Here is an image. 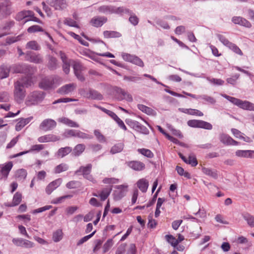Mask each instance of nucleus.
<instances>
[{"label": "nucleus", "instance_id": "nucleus-49", "mask_svg": "<svg viewBox=\"0 0 254 254\" xmlns=\"http://www.w3.org/2000/svg\"><path fill=\"white\" fill-rule=\"evenodd\" d=\"M243 218L247 222L248 224L252 227H254V216L247 213L243 215Z\"/></svg>", "mask_w": 254, "mask_h": 254}, {"label": "nucleus", "instance_id": "nucleus-55", "mask_svg": "<svg viewBox=\"0 0 254 254\" xmlns=\"http://www.w3.org/2000/svg\"><path fill=\"white\" fill-rule=\"evenodd\" d=\"M94 133L95 136H96L97 139L101 142H105L106 140L105 136L101 134L100 131L98 129H95L94 131Z\"/></svg>", "mask_w": 254, "mask_h": 254}, {"label": "nucleus", "instance_id": "nucleus-19", "mask_svg": "<svg viewBox=\"0 0 254 254\" xmlns=\"http://www.w3.org/2000/svg\"><path fill=\"white\" fill-rule=\"evenodd\" d=\"M127 166L136 171H141L145 169V164L139 161H131L127 162Z\"/></svg>", "mask_w": 254, "mask_h": 254}, {"label": "nucleus", "instance_id": "nucleus-18", "mask_svg": "<svg viewBox=\"0 0 254 254\" xmlns=\"http://www.w3.org/2000/svg\"><path fill=\"white\" fill-rule=\"evenodd\" d=\"M232 21L235 24H238L249 28L252 26L251 23L249 20L241 16L233 17Z\"/></svg>", "mask_w": 254, "mask_h": 254}, {"label": "nucleus", "instance_id": "nucleus-53", "mask_svg": "<svg viewBox=\"0 0 254 254\" xmlns=\"http://www.w3.org/2000/svg\"><path fill=\"white\" fill-rule=\"evenodd\" d=\"M167 241L172 246L176 247L178 245L177 239L171 235H167L165 236Z\"/></svg>", "mask_w": 254, "mask_h": 254}, {"label": "nucleus", "instance_id": "nucleus-6", "mask_svg": "<svg viewBox=\"0 0 254 254\" xmlns=\"http://www.w3.org/2000/svg\"><path fill=\"white\" fill-rule=\"evenodd\" d=\"M36 71V67L27 64L18 65L15 69V72H16L23 73L26 76H30L31 77H32V75Z\"/></svg>", "mask_w": 254, "mask_h": 254}, {"label": "nucleus", "instance_id": "nucleus-41", "mask_svg": "<svg viewBox=\"0 0 254 254\" xmlns=\"http://www.w3.org/2000/svg\"><path fill=\"white\" fill-rule=\"evenodd\" d=\"M85 146L83 144L76 145L73 149V153L75 156L80 155L85 150Z\"/></svg>", "mask_w": 254, "mask_h": 254}, {"label": "nucleus", "instance_id": "nucleus-30", "mask_svg": "<svg viewBox=\"0 0 254 254\" xmlns=\"http://www.w3.org/2000/svg\"><path fill=\"white\" fill-rule=\"evenodd\" d=\"M16 82L19 83V86H22L23 87H28L31 86L33 83L32 82V77L30 76H26L22 77L17 80Z\"/></svg>", "mask_w": 254, "mask_h": 254}, {"label": "nucleus", "instance_id": "nucleus-25", "mask_svg": "<svg viewBox=\"0 0 254 254\" xmlns=\"http://www.w3.org/2000/svg\"><path fill=\"white\" fill-rule=\"evenodd\" d=\"M47 67L51 70L56 69L58 66V63L57 59L52 56L48 55Z\"/></svg>", "mask_w": 254, "mask_h": 254}, {"label": "nucleus", "instance_id": "nucleus-21", "mask_svg": "<svg viewBox=\"0 0 254 254\" xmlns=\"http://www.w3.org/2000/svg\"><path fill=\"white\" fill-rule=\"evenodd\" d=\"M76 85L75 83H69L63 86L58 89V92L61 94H68L75 90Z\"/></svg>", "mask_w": 254, "mask_h": 254}, {"label": "nucleus", "instance_id": "nucleus-36", "mask_svg": "<svg viewBox=\"0 0 254 254\" xmlns=\"http://www.w3.org/2000/svg\"><path fill=\"white\" fill-rule=\"evenodd\" d=\"M72 150L70 147L61 148L58 151L56 155L58 157L63 158L69 154Z\"/></svg>", "mask_w": 254, "mask_h": 254}, {"label": "nucleus", "instance_id": "nucleus-42", "mask_svg": "<svg viewBox=\"0 0 254 254\" xmlns=\"http://www.w3.org/2000/svg\"><path fill=\"white\" fill-rule=\"evenodd\" d=\"M22 37V35H19L17 36L7 37L6 38V44L4 45H10L16 42L20 41Z\"/></svg>", "mask_w": 254, "mask_h": 254}, {"label": "nucleus", "instance_id": "nucleus-22", "mask_svg": "<svg viewBox=\"0 0 254 254\" xmlns=\"http://www.w3.org/2000/svg\"><path fill=\"white\" fill-rule=\"evenodd\" d=\"M12 162L10 161L1 167V170H0V179H2L3 178L5 179L7 178L9 173L12 169Z\"/></svg>", "mask_w": 254, "mask_h": 254}, {"label": "nucleus", "instance_id": "nucleus-56", "mask_svg": "<svg viewBox=\"0 0 254 254\" xmlns=\"http://www.w3.org/2000/svg\"><path fill=\"white\" fill-rule=\"evenodd\" d=\"M94 106L95 107L100 109L101 111H102L104 113H106L107 115H108L109 116H110L113 119H114L117 116V115L115 113H114L113 112H112L110 110H107L104 108H103L100 106H98L97 105H94Z\"/></svg>", "mask_w": 254, "mask_h": 254}, {"label": "nucleus", "instance_id": "nucleus-27", "mask_svg": "<svg viewBox=\"0 0 254 254\" xmlns=\"http://www.w3.org/2000/svg\"><path fill=\"white\" fill-rule=\"evenodd\" d=\"M107 20V18L104 16L95 17L91 20L90 23L93 26L98 27L102 26Z\"/></svg>", "mask_w": 254, "mask_h": 254}, {"label": "nucleus", "instance_id": "nucleus-43", "mask_svg": "<svg viewBox=\"0 0 254 254\" xmlns=\"http://www.w3.org/2000/svg\"><path fill=\"white\" fill-rule=\"evenodd\" d=\"M124 13H127L130 15L129 21L133 25L136 26L138 24L139 19L131 10H129V12H124L123 14Z\"/></svg>", "mask_w": 254, "mask_h": 254}, {"label": "nucleus", "instance_id": "nucleus-9", "mask_svg": "<svg viewBox=\"0 0 254 254\" xmlns=\"http://www.w3.org/2000/svg\"><path fill=\"white\" fill-rule=\"evenodd\" d=\"M83 97L89 99L102 100L103 99V96L98 91L92 88H89L84 91L82 93Z\"/></svg>", "mask_w": 254, "mask_h": 254}, {"label": "nucleus", "instance_id": "nucleus-52", "mask_svg": "<svg viewBox=\"0 0 254 254\" xmlns=\"http://www.w3.org/2000/svg\"><path fill=\"white\" fill-rule=\"evenodd\" d=\"M230 50L233 51L236 54L240 56L243 55V53L241 49L235 44L231 43L230 45L227 47Z\"/></svg>", "mask_w": 254, "mask_h": 254}, {"label": "nucleus", "instance_id": "nucleus-38", "mask_svg": "<svg viewBox=\"0 0 254 254\" xmlns=\"http://www.w3.org/2000/svg\"><path fill=\"white\" fill-rule=\"evenodd\" d=\"M30 62L35 64H41L43 62V58L40 54H33L29 56V60Z\"/></svg>", "mask_w": 254, "mask_h": 254}, {"label": "nucleus", "instance_id": "nucleus-48", "mask_svg": "<svg viewBox=\"0 0 254 254\" xmlns=\"http://www.w3.org/2000/svg\"><path fill=\"white\" fill-rule=\"evenodd\" d=\"M137 108L139 110L147 115H152L154 112L153 110L151 108L142 104H138Z\"/></svg>", "mask_w": 254, "mask_h": 254}, {"label": "nucleus", "instance_id": "nucleus-33", "mask_svg": "<svg viewBox=\"0 0 254 254\" xmlns=\"http://www.w3.org/2000/svg\"><path fill=\"white\" fill-rule=\"evenodd\" d=\"M137 186L142 192H145L147 190L149 183L147 180L143 178L137 181Z\"/></svg>", "mask_w": 254, "mask_h": 254}, {"label": "nucleus", "instance_id": "nucleus-23", "mask_svg": "<svg viewBox=\"0 0 254 254\" xmlns=\"http://www.w3.org/2000/svg\"><path fill=\"white\" fill-rule=\"evenodd\" d=\"M220 141L225 145H236L238 144V142L234 140L229 135L222 133L219 136Z\"/></svg>", "mask_w": 254, "mask_h": 254}, {"label": "nucleus", "instance_id": "nucleus-26", "mask_svg": "<svg viewBox=\"0 0 254 254\" xmlns=\"http://www.w3.org/2000/svg\"><path fill=\"white\" fill-rule=\"evenodd\" d=\"M22 200V194L19 192H16L12 199V203H5L4 205L7 207H14L18 205L21 201Z\"/></svg>", "mask_w": 254, "mask_h": 254}, {"label": "nucleus", "instance_id": "nucleus-15", "mask_svg": "<svg viewBox=\"0 0 254 254\" xmlns=\"http://www.w3.org/2000/svg\"><path fill=\"white\" fill-rule=\"evenodd\" d=\"M57 126L55 121L51 119L44 120L40 125L39 128L43 131H47L54 128Z\"/></svg>", "mask_w": 254, "mask_h": 254}, {"label": "nucleus", "instance_id": "nucleus-63", "mask_svg": "<svg viewBox=\"0 0 254 254\" xmlns=\"http://www.w3.org/2000/svg\"><path fill=\"white\" fill-rule=\"evenodd\" d=\"M9 100V94L7 92H4L0 93V102H6Z\"/></svg>", "mask_w": 254, "mask_h": 254}, {"label": "nucleus", "instance_id": "nucleus-2", "mask_svg": "<svg viewBox=\"0 0 254 254\" xmlns=\"http://www.w3.org/2000/svg\"><path fill=\"white\" fill-rule=\"evenodd\" d=\"M61 80L58 76L47 77L42 79L40 86L45 90L55 88L60 84Z\"/></svg>", "mask_w": 254, "mask_h": 254}, {"label": "nucleus", "instance_id": "nucleus-11", "mask_svg": "<svg viewBox=\"0 0 254 254\" xmlns=\"http://www.w3.org/2000/svg\"><path fill=\"white\" fill-rule=\"evenodd\" d=\"M12 2L10 0H2L0 1V12L5 16L12 13Z\"/></svg>", "mask_w": 254, "mask_h": 254}, {"label": "nucleus", "instance_id": "nucleus-3", "mask_svg": "<svg viewBox=\"0 0 254 254\" xmlns=\"http://www.w3.org/2000/svg\"><path fill=\"white\" fill-rule=\"evenodd\" d=\"M98 11L104 14L116 13L122 14L124 12H129V9L124 7H117L111 5H102L98 8Z\"/></svg>", "mask_w": 254, "mask_h": 254}, {"label": "nucleus", "instance_id": "nucleus-46", "mask_svg": "<svg viewBox=\"0 0 254 254\" xmlns=\"http://www.w3.org/2000/svg\"><path fill=\"white\" fill-rule=\"evenodd\" d=\"M9 73V69L5 65H2L0 67V78L3 79L8 77Z\"/></svg>", "mask_w": 254, "mask_h": 254}, {"label": "nucleus", "instance_id": "nucleus-60", "mask_svg": "<svg viewBox=\"0 0 254 254\" xmlns=\"http://www.w3.org/2000/svg\"><path fill=\"white\" fill-rule=\"evenodd\" d=\"M207 80L210 83L216 85H222L224 83V81L221 79L217 78H210V77H207Z\"/></svg>", "mask_w": 254, "mask_h": 254}, {"label": "nucleus", "instance_id": "nucleus-51", "mask_svg": "<svg viewBox=\"0 0 254 254\" xmlns=\"http://www.w3.org/2000/svg\"><path fill=\"white\" fill-rule=\"evenodd\" d=\"M63 232L62 230H58L53 233V239L55 242H58L63 238Z\"/></svg>", "mask_w": 254, "mask_h": 254}, {"label": "nucleus", "instance_id": "nucleus-64", "mask_svg": "<svg viewBox=\"0 0 254 254\" xmlns=\"http://www.w3.org/2000/svg\"><path fill=\"white\" fill-rule=\"evenodd\" d=\"M127 244L125 243L120 245L116 252V254H124L126 251Z\"/></svg>", "mask_w": 254, "mask_h": 254}, {"label": "nucleus", "instance_id": "nucleus-8", "mask_svg": "<svg viewBox=\"0 0 254 254\" xmlns=\"http://www.w3.org/2000/svg\"><path fill=\"white\" fill-rule=\"evenodd\" d=\"M63 63V70L64 72L67 74L70 71V66L73 61L68 59L66 54L63 51H60L58 54Z\"/></svg>", "mask_w": 254, "mask_h": 254}, {"label": "nucleus", "instance_id": "nucleus-58", "mask_svg": "<svg viewBox=\"0 0 254 254\" xmlns=\"http://www.w3.org/2000/svg\"><path fill=\"white\" fill-rule=\"evenodd\" d=\"M64 23L69 26L78 27V26L76 23V22L75 20L69 18H65L64 21Z\"/></svg>", "mask_w": 254, "mask_h": 254}, {"label": "nucleus", "instance_id": "nucleus-40", "mask_svg": "<svg viewBox=\"0 0 254 254\" xmlns=\"http://www.w3.org/2000/svg\"><path fill=\"white\" fill-rule=\"evenodd\" d=\"M124 147V143H117L111 148L110 152L113 154L121 152L123 150Z\"/></svg>", "mask_w": 254, "mask_h": 254}, {"label": "nucleus", "instance_id": "nucleus-31", "mask_svg": "<svg viewBox=\"0 0 254 254\" xmlns=\"http://www.w3.org/2000/svg\"><path fill=\"white\" fill-rule=\"evenodd\" d=\"M179 110L182 113L190 115H194L200 117L202 116L203 115V114L201 111L196 109L179 108Z\"/></svg>", "mask_w": 254, "mask_h": 254}, {"label": "nucleus", "instance_id": "nucleus-45", "mask_svg": "<svg viewBox=\"0 0 254 254\" xmlns=\"http://www.w3.org/2000/svg\"><path fill=\"white\" fill-rule=\"evenodd\" d=\"M137 151L139 153L147 158H152L154 157L153 152L149 149L145 148H140L138 149Z\"/></svg>", "mask_w": 254, "mask_h": 254}, {"label": "nucleus", "instance_id": "nucleus-28", "mask_svg": "<svg viewBox=\"0 0 254 254\" xmlns=\"http://www.w3.org/2000/svg\"><path fill=\"white\" fill-rule=\"evenodd\" d=\"M58 121L59 123L65 125L68 127H79V124L76 122L70 120L69 119L66 117H62L58 119Z\"/></svg>", "mask_w": 254, "mask_h": 254}, {"label": "nucleus", "instance_id": "nucleus-4", "mask_svg": "<svg viewBox=\"0 0 254 254\" xmlns=\"http://www.w3.org/2000/svg\"><path fill=\"white\" fill-rule=\"evenodd\" d=\"M44 97L45 94L43 92L34 91L28 95L26 102L29 106L35 105L41 102Z\"/></svg>", "mask_w": 254, "mask_h": 254}, {"label": "nucleus", "instance_id": "nucleus-17", "mask_svg": "<svg viewBox=\"0 0 254 254\" xmlns=\"http://www.w3.org/2000/svg\"><path fill=\"white\" fill-rule=\"evenodd\" d=\"M72 63L75 75L79 80L84 81L85 78L81 72L83 68L81 64L78 62L73 61Z\"/></svg>", "mask_w": 254, "mask_h": 254}, {"label": "nucleus", "instance_id": "nucleus-57", "mask_svg": "<svg viewBox=\"0 0 254 254\" xmlns=\"http://www.w3.org/2000/svg\"><path fill=\"white\" fill-rule=\"evenodd\" d=\"M45 145L44 144H35L32 145L29 149V152L34 151L39 152L44 149Z\"/></svg>", "mask_w": 254, "mask_h": 254}, {"label": "nucleus", "instance_id": "nucleus-7", "mask_svg": "<svg viewBox=\"0 0 254 254\" xmlns=\"http://www.w3.org/2000/svg\"><path fill=\"white\" fill-rule=\"evenodd\" d=\"M187 124L192 127L202 128L208 130H211L212 128L211 124L202 120H190L188 121Z\"/></svg>", "mask_w": 254, "mask_h": 254}, {"label": "nucleus", "instance_id": "nucleus-13", "mask_svg": "<svg viewBox=\"0 0 254 254\" xmlns=\"http://www.w3.org/2000/svg\"><path fill=\"white\" fill-rule=\"evenodd\" d=\"M117 190L114 192V198L116 200H120L124 196H125L127 191V185H118L115 187Z\"/></svg>", "mask_w": 254, "mask_h": 254}, {"label": "nucleus", "instance_id": "nucleus-44", "mask_svg": "<svg viewBox=\"0 0 254 254\" xmlns=\"http://www.w3.org/2000/svg\"><path fill=\"white\" fill-rule=\"evenodd\" d=\"M68 169V166L65 163H62L57 166L55 169L54 172L56 174H59L64 171H66Z\"/></svg>", "mask_w": 254, "mask_h": 254}, {"label": "nucleus", "instance_id": "nucleus-29", "mask_svg": "<svg viewBox=\"0 0 254 254\" xmlns=\"http://www.w3.org/2000/svg\"><path fill=\"white\" fill-rule=\"evenodd\" d=\"M236 155L239 157L254 158V150H238L236 151Z\"/></svg>", "mask_w": 254, "mask_h": 254}, {"label": "nucleus", "instance_id": "nucleus-12", "mask_svg": "<svg viewBox=\"0 0 254 254\" xmlns=\"http://www.w3.org/2000/svg\"><path fill=\"white\" fill-rule=\"evenodd\" d=\"M92 169V165L88 164L86 166H81L79 169L75 172V174L79 175L80 173H82L83 177L88 180L92 182L93 181V178L90 175Z\"/></svg>", "mask_w": 254, "mask_h": 254}, {"label": "nucleus", "instance_id": "nucleus-14", "mask_svg": "<svg viewBox=\"0 0 254 254\" xmlns=\"http://www.w3.org/2000/svg\"><path fill=\"white\" fill-rule=\"evenodd\" d=\"M47 3L57 10H62L67 5L66 0H47Z\"/></svg>", "mask_w": 254, "mask_h": 254}, {"label": "nucleus", "instance_id": "nucleus-35", "mask_svg": "<svg viewBox=\"0 0 254 254\" xmlns=\"http://www.w3.org/2000/svg\"><path fill=\"white\" fill-rule=\"evenodd\" d=\"M112 190L111 187H108L103 189L101 191H99V195L101 200L104 201L110 195Z\"/></svg>", "mask_w": 254, "mask_h": 254}, {"label": "nucleus", "instance_id": "nucleus-62", "mask_svg": "<svg viewBox=\"0 0 254 254\" xmlns=\"http://www.w3.org/2000/svg\"><path fill=\"white\" fill-rule=\"evenodd\" d=\"M217 36L219 41L226 47H228L231 43L225 36H224L222 35L218 34Z\"/></svg>", "mask_w": 254, "mask_h": 254}, {"label": "nucleus", "instance_id": "nucleus-32", "mask_svg": "<svg viewBox=\"0 0 254 254\" xmlns=\"http://www.w3.org/2000/svg\"><path fill=\"white\" fill-rule=\"evenodd\" d=\"M59 138L55 135L48 134L41 136L38 138V141L40 143L48 142L50 141H55Z\"/></svg>", "mask_w": 254, "mask_h": 254}, {"label": "nucleus", "instance_id": "nucleus-34", "mask_svg": "<svg viewBox=\"0 0 254 254\" xmlns=\"http://www.w3.org/2000/svg\"><path fill=\"white\" fill-rule=\"evenodd\" d=\"M33 12L30 10H24L18 12L16 16L15 19L17 21H21L28 16L32 15Z\"/></svg>", "mask_w": 254, "mask_h": 254}, {"label": "nucleus", "instance_id": "nucleus-39", "mask_svg": "<svg viewBox=\"0 0 254 254\" xmlns=\"http://www.w3.org/2000/svg\"><path fill=\"white\" fill-rule=\"evenodd\" d=\"M26 48L35 51H39L40 50L41 47L36 41H31L26 44Z\"/></svg>", "mask_w": 254, "mask_h": 254}, {"label": "nucleus", "instance_id": "nucleus-20", "mask_svg": "<svg viewBox=\"0 0 254 254\" xmlns=\"http://www.w3.org/2000/svg\"><path fill=\"white\" fill-rule=\"evenodd\" d=\"M62 182L61 178L57 179L51 182L46 187L45 191L48 194H50L55 190L59 187Z\"/></svg>", "mask_w": 254, "mask_h": 254}, {"label": "nucleus", "instance_id": "nucleus-5", "mask_svg": "<svg viewBox=\"0 0 254 254\" xmlns=\"http://www.w3.org/2000/svg\"><path fill=\"white\" fill-rule=\"evenodd\" d=\"M114 91L115 98L118 101L125 100L128 102H132L133 98L131 95L124 89L116 87L115 88Z\"/></svg>", "mask_w": 254, "mask_h": 254}, {"label": "nucleus", "instance_id": "nucleus-50", "mask_svg": "<svg viewBox=\"0 0 254 254\" xmlns=\"http://www.w3.org/2000/svg\"><path fill=\"white\" fill-rule=\"evenodd\" d=\"M199 99H201L204 101L207 102L211 104H215L216 103V100L212 97L209 96L207 95L203 94L198 96Z\"/></svg>", "mask_w": 254, "mask_h": 254}, {"label": "nucleus", "instance_id": "nucleus-61", "mask_svg": "<svg viewBox=\"0 0 254 254\" xmlns=\"http://www.w3.org/2000/svg\"><path fill=\"white\" fill-rule=\"evenodd\" d=\"M217 36L219 41L226 47H228L231 43L225 36H224L222 35L218 34Z\"/></svg>", "mask_w": 254, "mask_h": 254}, {"label": "nucleus", "instance_id": "nucleus-37", "mask_svg": "<svg viewBox=\"0 0 254 254\" xmlns=\"http://www.w3.org/2000/svg\"><path fill=\"white\" fill-rule=\"evenodd\" d=\"M103 35L105 38H119L122 36L120 33L115 31H105Z\"/></svg>", "mask_w": 254, "mask_h": 254}, {"label": "nucleus", "instance_id": "nucleus-16", "mask_svg": "<svg viewBox=\"0 0 254 254\" xmlns=\"http://www.w3.org/2000/svg\"><path fill=\"white\" fill-rule=\"evenodd\" d=\"M66 133L67 136L77 137L82 139H90L93 138L92 135L83 132L79 130L69 129Z\"/></svg>", "mask_w": 254, "mask_h": 254}, {"label": "nucleus", "instance_id": "nucleus-54", "mask_svg": "<svg viewBox=\"0 0 254 254\" xmlns=\"http://www.w3.org/2000/svg\"><path fill=\"white\" fill-rule=\"evenodd\" d=\"M113 241L112 239H109L104 244L103 247V251L104 253H107L113 246Z\"/></svg>", "mask_w": 254, "mask_h": 254}, {"label": "nucleus", "instance_id": "nucleus-10", "mask_svg": "<svg viewBox=\"0 0 254 254\" xmlns=\"http://www.w3.org/2000/svg\"><path fill=\"white\" fill-rule=\"evenodd\" d=\"M25 91L24 87L19 86V82H15L14 84V95L15 100L18 103H21L25 96Z\"/></svg>", "mask_w": 254, "mask_h": 254}, {"label": "nucleus", "instance_id": "nucleus-59", "mask_svg": "<svg viewBox=\"0 0 254 254\" xmlns=\"http://www.w3.org/2000/svg\"><path fill=\"white\" fill-rule=\"evenodd\" d=\"M16 175L20 180L25 179L27 176V172L25 169H19L17 171Z\"/></svg>", "mask_w": 254, "mask_h": 254}, {"label": "nucleus", "instance_id": "nucleus-24", "mask_svg": "<svg viewBox=\"0 0 254 254\" xmlns=\"http://www.w3.org/2000/svg\"><path fill=\"white\" fill-rule=\"evenodd\" d=\"M201 170L203 174L214 179H217L218 178V172L215 169L210 168L202 167Z\"/></svg>", "mask_w": 254, "mask_h": 254}, {"label": "nucleus", "instance_id": "nucleus-1", "mask_svg": "<svg viewBox=\"0 0 254 254\" xmlns=\"http://www.w3.org/2000/svg\"><path fill=\"white\" fill-rule=\"evenodd\" d=\"M221 96L227 99L234 105L237 106L244 110L254 111V104L248 101H243L226 94H221Z\"/></svg>", "mask_w": 254, "mask_h": 254}, {"label": "nucleus", "instance_id": "nucleus-47", "mask_svg": "<svg viewBox=\"0 0 254 254\" xmlns=\"http://www.w3.org/2000/svg\"><path fill=\"white\" fill-rule=\"evenodd\" d=\"M186 161V163L190 164L192 167L196 166L198 164L196 158L193 154H190L188 158H187Z\"/></svg>", "mask_w": 254, "mask_h": 254}]
</instances>
